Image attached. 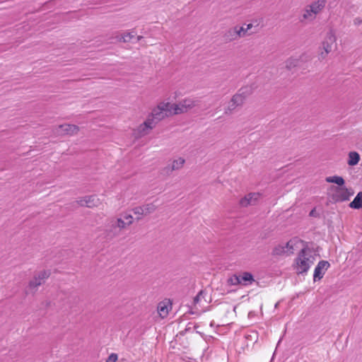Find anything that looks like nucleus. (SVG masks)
I'll return each instance as SVG.
<instances>
[{"mask_svg":"<svg viewBox=\"0 0 362 362\" xmlns=\"http://www.w3.org/2000/svg\"><path fill=\"white\" fill-rule=\"evenodd\" d=\"M331 189L334 191L331 198L332 201L334 203L348 201L349 200L350 197L352 196L354 193L351 189H349L345 186H332Z\"/></svg>","mask_w":362,"mask_h":362,"instance_id":"1","label":"nucleus"},{"mask_svg":"<svg viewBox=\"0 0 362 362\" xmlns=\"http://www.w3.org/2000/svg\"><path fill=\"white\" fill-rule=\"evenodd\" d=\"M307 250V247L300 250L296 259L298 274L306 273L310 269V264H313V262L310 260V257H306Z\"/></svg>","mask_w":362,"mask_h":362,"instance_id":"2","label":"nucleus"},{"mask_svg":"<svg viewBox=\"0 0 362 362\" xmlns=\"http://www.w3.org/2000/svg\"><path fill=\"white\" fill-rule=\"evenodd\" d=\"M50 270H42L34 275L33 279L29 281L28 288L36 291L37 288L45 283V281L49 277Z\"/></svg>","mask_w":362,"mask_h":362,"instance_id":"3","label":"nucleus"},{"mask_svg":"<svg viewBox=\"0 0 362 362\" xmlns=\"http://www.w3.org/2000/svg\"><path fill=\"white\" fill-rule=\"evenodd\" d=\"M336 37L332 31L327 34L325 40L322 43V49L325 52L320 54V59H324L327 54L332 51V45L335 42Z\"/></svg>","mask_w":362,"mask_h":362,"instance_id":"4","label":"nucleus"},{"mask_svg":"<svg viewBox=\"0 0 362 362\" xmlns=\"http://www.w3.org/2000/svg\"><path fill=\"white\" fill-rule=\"evenodd\" d=\"M79 128L74 124H64L55 127L54 132L58 135H74L78 133Z\"/></svg>","mask_w":362,"mask_h":362,"instance_id":"5","label":"nucleus"},{"mask_svg":"<svg viewBox=\"0 0 362 362\" xmlns=\"http://www.w3.org/2000/svg\"><path fill=\"white\" fill-rule=\"evenodd\" d=\"M195 106V101L191 99H185L178 104L175 105L174 114L178 115L187 112Z\"/></svg>","mask_w":362,"mask_h":362,"instance_id":"6","label":"nucleus"},{"mask_svg":"<svg viewBox=\"0 0 362 362\" xmlns=\"http://www.w3.org/2000/svg\"><path fill=\"white\" fill-rule=\"evenodd\" d=\"M330 264L328 261L326 260H321L318 262L317 264L315 271H314V275L313 279L314 281H316L317 280H320L322 279L325 272L327 270V269L329 267Z\"/></svg>","mask_w":362,"mask_h":362,"instance_id":"7","label":"nucleus"},{"mask_svg":"<svg viewBox=\"0 0 362 362\" xmlns=\"http://www.w3.org/2000/svg\"><path fill=\"white\" fill-rule=\"evenodd\" d=\"M259 196L260 194L259 193H249L240 199L239 202L240 205L243 207H247L250 205H255L257 203Z\"/></svg>","mask_w":362,"mask_h":362,"instance_id":"8","label":"nucleus"},{"mask_svg":"<svg viewBox=\"0 0 362 362\" xmlns=\"http://www.w3.org/2000/svg\"><path fill=\"white\" fill-rule=\"evenodd\" d=\"M119 229L117 228L115 223L111 220L105 230V237L107 240H112L120 234Z\"/></svg>","mask_w":362,"mask_h":362,"instance_id":"9","label":"nucleus"},{"mask_svg":"<svg viewBox=\"0 0 362 362\" xmlns=\"http://www.w3.org/2000/svg\"><path fill=\"white\" fill-rule=\"evenodd\" d=\"M157 123L158 122H156V119H154V117H151L150 114L147 119H146V121L139 127V132L143 135H144L146 134V129H153Z\"/></svg>","mask_w":362,"mask_h":362,"instance_id":"10","label":"nucleus"},{"mask_svg":"<svg viewBox=\"0 0 362 362\" xmlns=\"http://www.w3.org/2000/svg\"><path fill=\"white\" fill-rule=\"evenodd\" d=\"M156 206L153 204H147L141 206H136L132 209V211L134 214H144V215H147L154 212L156 210Z\"/></svg>","mask_w":362,"mask_h":362,"instance_id":"11","label":"nucleus"},{"mask_svg":"<svg viewBox=\"0 0 362 362\" xmlns=\"http://www.w3.org/2000/svg\"><path fill=\"white\" fill-rule=\"evenodd\" d=\"M236 33L237 31L235 30L234 27L226 30L223 35V39L224 42H230L232 41L238 40V38Z\"/></svg>","mask_w":362,"mask_h":362,"instance_id":"12","label":"nucleus"},{"mask_svg":"<svg viewBox=\"0 0 362 362\" xmlns=\"http://www.w3.org/2000/svg\"><path fill=\"white\" fill-rule=\"evenodd\" d=\"M327 0H317L314 1L310 5V11H312L314 14L318 13L325 6Z\"/></svg>","mask_w":362,"mask_h":362,"instance_id":"13","label":"nucleus"},{"mask_svg":"<svg viewBox=\"0 0 362 362\" xmlns=\"http://www.w3.org/2000/svg\"><path fill=\"white\" fill-rule=\"evenodd\" d=\"M164 109H161L159 106L154 107L152 110L151 116L156 119V122H160L165 117H168L166 113L163 112Z\"/></svg>","mask_w":362,"mask_h":362,"instance_id":"14","label":"nucleus"},{"mask_svg":"<svg viewBox=\"0 0 362 362\" xmlns=\"http://www.w3.org/2000/svg\"><path fill=\"white\" fill-rule=\"evenodd\" d=\"M255 88L253 85H247L240 88L238 93H239L244 99H247L254 92Z\"/></svg>","mask_w":362,"mask_h":362,"instance_id":"15","label":"nucleus"},{"mask_svg":"<svg viewBox=\"0 0 362 362\" xmlns=\"http://www.w3.org/2000/svg\"><path fill=\"white\" fill-rule=\"evenodd\" d=\"M175 104H171L170 103H160L158 106H159L161 109H164V112L166 113L167 117L171 116L174 114V107Z\"/></svg>","mask_w":362,"mask_h":362,"instance_id":"16","label":"nucleus"},{"mask_svg":"<svg viewBox=\"0 0 362 362\" xmlns=\"http://www.w3.org/2000/svg\"><path fill=\"white\" fill-rule=\"evenodd\" d=\"M349 207L354 209H360L362 208V192H359L354 200L350 202Z\"/></svg>","mask_w":362,"mask_h":362,"instance_id":"17","label":"nucleus"},{"mask_svg":"<svg viewBox=\"0 0 362 362\" xmlns=\"http://www.w3.org/2000/svg\"><path fill=\"white\" fill-rule=\"evenodd\" d=\"M235 30L237 31L236 34L238 36V38L244 37L247 35H250L254 33H257L258 31V29H256L255 30L250 31V33H247L245 28L244 27H240L238 25L234 26Z\"/></svg>","mask_w":362,"mask_h":362,"instance_id":"18","label":"nucleus"},{"mask_svg":"<svg viewBox=\"0 0 362 362\" xmlns=\"http://www.w3.org/2000/svg\"><path fill=\"white\" fill-rule=\"evenodd\" d=\"M325 180L329 183L337 184L338 185L337 187H342L345 184L344 179L342 177L337 175L327 177Z\"/></svg>","mask_w":362,"mask_h":362,"instance_id":"19","label":"nucleus"},{"mask_svg":"<svg viewBox=\"0 0 362 362\" xmlns=\"http://www.w3.org/2000/svg\"><path fill=\"white\" fill-rule=\"evenodd\" d=\"M239 276L240 277L241 281H243V284L245 286L251 284L255 281L254 276L250 272H245Z\"/></svg>","mask_w":362,"mask_h":362,"instance_id":"20","label":"nucleus"},{"mask_svg":"<svg viewBox=\"0 0 362 362\" xmlns=\"http://www.w3.org/2000/svg\"><path fill=\"white\" fill-rule=\"evenodd\" d=\"M360 160V156L356 151H351L349 153L348 164L351 166L356 165Z\"/></svg>","mask_w":362,"mask_h":362,"instance_id":"21","label":"nucleus"},{"mask_svg":"<svg viewBox=\"0 0 362 362\" xmlns=\"http://www.w3.org/2000/svg\"><path fill=\"white\" fill-rule=\"evenodd\" d=\"M115 224L117 226V228L119 229V231L121 232L122 229L126 228L127 226H129L132 225V221H129L127 222H125L124 219L122 218H117L115 219L112 220Z\"/></svg>","mask_w":362,"mask_h":362,"instance_id":"22","label":"nucleus"},{"mask_svg":"<svg viewBox=\"0 0 362 362\" xmlns=\"http://www.w3.org/2000/svg\"><path fill=\"white\" fill-rule=\"evenodd\" d=\"M245 99H244L239 93H235L233 95L230 99V102L234 103L238 107H241L245 103Z\"/></svg>","mask_w":362,"mask_h":362,"instance_id":"23","label":"nucleus"},{"mask_svg":"<svg viewBox=\"0 0 362 362\" xmlns=\"http://www.w3.org/2000/svg\"><path fill=\"white\" fill-rule=\"evenodd\" d=\"M286 252V247L281 245H278L274 247L272 255L273 256H281L284 255Z\"/></svg>","mask_w":362,"mask_h":362,"instance_id":"24","label":"nucleus"},{"mask_svg":"<svg viewBox=\"0 0 362 362\" xmlns=\"http://www.w3.org/2000/svg\"><path fill=\"white\" fill-rule=\"evenodd\" d=\"M158 313L162 318H164L168 314V306L163 303H160L158 305Z\"/></svg>","mask_w":362,"mask_h":362,"instance_id":"25","label":"nucleus"},{"mask_svg":"<svg viewBox=\"0 0 362 362\" xmlns=\"http://www.w3.org/2000/svg\"><path fill=\"white\" fill-rule=\"evenodd\" d=\"M185 163V160L183 158H179L178 159L174 160L172 162V169L177 170L181 169Z\"/></svg>","mask_w":362,"mask_h":362,"instance_id":"26","label":"nucleus"},{"mask_svg":"<svg viewBox=\"0 0 362 362\" xmlns=\"http://www.w3.org/2000/svg\"><path fill=\"white\" fill-rule=\"evenodd\" d=\"M227 283L230 286H235L242 284L240 277L236 274H233L227 280Z\"/></svg>","mask_w":362,"mask_h":362,"instance_id":"27","label":"nucleus"},{"mask_svg":"<svg viewBox=\"0 0 362 362\" xmlns=\"http://www.w3.org/2000/svg\"><path fill=\"white\" fill-rule=\"evenodd\" d=\"M298 59L289 58L286 62V68L288 70H291L293 68L296 67L298 65Z\"/></svg>","mask_w":362,"mask_h":362,"instance_id":"28","label":"nucleus"},{"mask_svg":"<svg viewBox=\"0 0 362 362\" xmlns=\"http://www.w3.org/2000/svg\"><path fill=\"white\" fill-rule=\"evenodd\" d=\"M90 197L89 196H86L79 200H77L75 203L81 206H86L89 207L88 203L90 202Z\"/></svg>","mask_w":362,"mask_h":362,"instance_id":"29","label":"nucleus"},{"mask_svg":"<svg viewBox=\"0 0 362 362\" xmlns=\"http://www.w3.org/2000/svg\"><path fill=\"white\" fill-rule=\"evenodd\" d=\"M175 170L174 169H172V165L171 164H169L167 166L164 167L163 168L161 169L160 170V174L163 175H170L173 171H174Z\"/></svg>","mask_w":362,"mask_h":362,"instance_id":"30","label":"nucleus"},{"mask_svg":"<svg viewBox=\"0 0 362 362\" xmlns=\"http://www.w3.org/2000/svg\"><path fill=\"white\" fill-rule=\"evenodd\" d=\"M238 106L234 103L230 101L228 107L225 110L226 115L230 114Z\"/></svg>","mask_w":362,"mask_h":362,"instance_id":"31","label":"nucleus"},{"mask_svg":"<svg viewBox=\"0 0 362 362\" xmlns=\"http://www.w3.org/2000/svg\"><path fill=\"white\" fill-rule=\"evenodd\" d=\"M133 37H134V35H132L130 33H128L126 35L122 36V37L120 38V40H122L124 42H129Z\"/></svg>","mask_w":362,"mask_h":362,"instance_id":"32","label":"nucleus"},{"mask_svg":"<svg viewBox=\"0 0 362 362\" xmlns=\"http://www.w3.org/2000/svg\"><path fill=\"white\" fill-rule=\"evenodd\" d=\"M118 359V356L117 354L112 353L111 354L106 360V362H116Z\"/></svg>","mask_w":362,"mask_h":362,"instance_id":"33","label":"nucleus"},{"mask_svg":"<svg viewBox=\"0 0 362 362\" xmlns=\"http://www.w3.org/2000/svg\"><path fill=\"white\" fill-rule=\"evenodd\" d=\"M312 11H310V9H306L303 15V18L300 19V21L303 20L308 19L310 17H312Z\"/></svg>","mask_w":362,"mask_h":362,"instance_id":"34","label":"nucleus"},{"mask_svg":"<svg viewBox=\"0 0 362 362\" xmlns=\"http://www.w3.org/2000/svg\"><path fill=\"white\" fill-rule=\"evenodd\" d=\"M292 241H293L292 240H289L284 246L286 247V248H287V249H288L290 250H293V247ZM291 253H293V251H291Z\"/></svg>","mask_w":362,"mask_h":362,"instance_id":"35","label":"nucleus"},{"mask_svg":"<svg viewBox=\"0 0 362 362\" xmlns=\"http://www.w3.org/2000/svg\"><path fill=\"white\" fill-rule=\"evenodd\" d=\"M309 216L312 217H319L320 214L316 211L315 209H313L310 211Z\"/></svg>","mask_w":362,"mask_h":362,"instance_id":"36","label":"nucleus"},{"mask_svg":"<svg viewBox=\"0 0 362 362\" xmlns=\"http://www.w3.org/2000/svg\"><path fill=\"white\" fill-rule=\"evenodd\" d=\"M202 293H203V291H199V293H198V294H197V295L194 298V303H198V302H199V296H200L201 295H202Z\"/></svg>","mask_w":362,"mask_h":362,"instance_id":"37","label":"nucleus"},{"mask_svg":"<svg viewBox=\"0 0 362 362\" xmlns=\"http://www.w3.org/2000/svg\"><path fill=\"white\" fill-rule=\"evenodd\" d=\"M123 218H124V219H125L127 221V222L129 221H131L132 223H133V217L132 215H130V214L124 215Z\"/></svg>","mask_w":362,"mask_h":362,"instance_id":"38","label":"nucleus"},{"mask_svg":"<svg viewBox=\"0 0 362 362\" xmlns=\"http://www.w3.org/2000/svg\"><path fill=\"white\" fill-rule=\"evenodd\" d=\"M253 28V24L252 23H249L247 25L245 30L247 31V33H250L251 30V29Z\"/></svg>","mask_w":362,"mask_h":362,"instance_id":"39","label":"nucleus"},{"mask_svg":"<svg viewBox=\"0 0 362 362\" xmlns=\"http://www.w3.org/2000/svg\"><path fill=\"white\" fill-rule=\"evenodd\" d=\"M354 22L355 25H360L362 23V19L361 18H356Z\"/></svg>","mask_w":362,"mask_h":362,"instance_id":"40","label":"nucleus"},{"mask_svg":"<svg viewBox=\"0 0 362 362\" xmlns=\"http://www.w3.org/2000/svg\"><path fill=\"white\" fill-rule=\"evenodd\" d=\"M135 214L139 216L136 218L137 221H140L142 218V217H141L142 215H144V214Z\"/></svg>","mask_w":362,"mask_h":362,"instance_id":"41","label":"nucleus"},{"mask_svg":"<svg viewBox=\"0 0 362 362\" xmlns=\"http://www.w3.org/2000/svg\"><path fill=\"white\" fill-rule=\"evenodd\" d=\"M189 329H190V327L187 328V329H185V332H187V331H188V330H189Z\"/></svg>","mask_w":362,"mask_h":362,"instance_id":"42","label":"nucleus"},{"mask_svg":"<svg viewBox=\"0 0 362 362\" xmlns=\"http://www.w3.org/2000/svg\"><path fill=\"white\" fill-rule=\"evenodd\" d=\"M278 305H279V303H277L275 305V308H277V307H278Z\"/></svg>","mask_w":362,"mask_h":362,"instance_id":"43","label":"nucleus"}]
</instances>
